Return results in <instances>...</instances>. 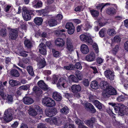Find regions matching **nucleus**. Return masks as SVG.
Segmentation results:
<instances>
[{
    "label": "nucleus",
    "instance_id": "obj_50",
    "mask_svg": "<svg viewBox=\"0 0 128 128\" xmlns=\"http://www.w3.org/2000/svg\"><path fill=\"white\" fill-rule=\"evenodd\" d=\"M74 66L72 64H70L69 66H64V68L67 70H71L74 69Z\"/></svg>",
    "mask_w": 128,
    "mask_h": 128
},
{
    "label": "nucleus",
    "instance_id": "obj_64",
    "mask_svg": "<svg viewBox=\"0 0 128 128\" xmlns=\"http://www.w3.org/2000/svg\"><path fill=\"white\" fill-rule=\"evenodd\" d=\"M124 48L126 50L128 51V40L127 41L124 43Z\"/></svg>",
    "mask_w": 128,
    "mask_h": 128
},
{
    "label": "nucleus",
    "instance_id": "obj_62",
    "mask_svg": "<svg viewBox=\"0 0 128 128\" xmlns=\"http://www.w3.org/2000/svg\"><path fill=\"white\" fill-rule=\"evenodd\" d=\"M63 18L62 16L60 14H58L56 17V19L58 21L61 20Z\"/></svg>",
    "mask_w": 128,
    "mask_h": 128
},
{
    "label": "nucleus",
    "instance_id": "obj_55",
    "mask_svg": "<svg viewBox=\"0 0 128 128\" xmlns=\"http://www.w3.org/2000/svg\"><path fill=\"white\" fill-rule=\"evenodd\" d=\"M92 46L93 48L95 50L96 53V54L98 53L99 51L97 44H96L94 43L93 44Z\"/></svg>",
    "mask_w": 128,
    "mask_h": 128
},
{
    "label": "nucleus",
    "instance_id": "obj_54",
    "mask_svg": "<svg viewBox=\"0 0 128 128\" xmlns=\"http://www.w3.org/2000/svg\"><path fill=\"white\" fill-rule=\"evenodd\" d=\"M119 46L118 45H116L114 48L112 50V53L113 54L115 55L116 52L118 51V50Z\"/></svg>",
    "mask_w": 128,
    "mask_h": 128
},
{
    "label": "nucleus",
    "instance_id": "obj_15",
    "mask_svg": "<svg viewBox=\"0 0 128 128\" xmlns=\"http://www.w3.org/2000/svg\"><path fill=\"white\" fill-rule=\"evenodd\" d=\"M38 86L40 88L44 91H46L48 89V86L42 80H40L37 83Z\"/></svg>",
    "mask_w": 128,
    "mask_h": 128
},
{
    "label": "nucleus",
    "instance_id": "obj_16",
    "mask_svg": "<svg viewBox=\"0 0 128 128\" xmlns=\"http://www.w3.org/2000/svg\"><path fill=\"white\" fill-rule=\"evenodd\" d=\"M66 48L68 52H71L73 50L74 47L71 41L69 39H67L66 42Z\"/></svg>",
    "mask_w": 128,
    "mask_h": 128
},
{
    "label": "nucleus",
    "instance_id": "obj_8",
    "mask_svg": "<svg viewBox=\"0 0 128 128\" xmlns=\"http://www.w3.org/2000/svg\"><path fill=\"white\" fill-rule=\"evenodd\" d=\"M66 28L68 29V32L69 34H72L74 31V26L71 22H68L66 25Z\"/></svg>",
    "mask_w": 128,
    "mask_h": 128
},
{
    "label": "nucleus",
    "instance_id": "obj_60",
    "mask_svg": "<svg viewBox=\"0 0 128 128\" xmlns=\"http://www.w3.org/2000/svg\"><path fill=\"white\" fill-rule=\"evenodd\" d=\"M64 95L65 97L68 99L71 98L72 96V94L67 93H65Z\"/></svg>",
    "mask_w": 128,
    "mask_h": 128
},
{
    "label": "nucleus",
    "instance_id": "obj_9",
    "mask_svg": "<svg viewBox=\"0 0 128 128\" xmlns=\"http://www.w3.org/2000/svg\"><path fill=\"white\" fill-rule=\"evenodd\" d=\"M96 119L94 118H92L89 120H86L84 122L88 126L91 128H93V125L95 123Z\"/></svg>",
    "mask_w": 128,
    "mask_h": 128
},
{
    "label": "nucleus",
    "instance_id": "obj_45",
    "mask_svg": "<svg viewBox=\"0 0 128 128\" xmlns=\"http://www.w3.org/2000/svg\"><path fill=\"white\" fill-rule=\"evenodd\" d=\"M76 75L78 80H81L83 78V76L81 72L78 71L76 72Z\"/></svg>",
    "mask_w": 128,
    "mask_h": 128
},
{
    "label": "nucleus",
    "instance_id": "obj_40",
    "mask_svg": "<svg viewBox=\"0 0 128 128\" xmlns=\"http://www.w3.org/2000/svg\"><path fill=\"white\" fill-rule=\"evenodd\" d=\"M92 25L89 23H87L85 25H84V30L86 31H87L88 29L92 27Z\"/></svg>",
    "mask_w": 128,
    "mask_h": 128
},
{
    "label": "nucleus",
    "instance_id": "obj_7",
    "mask_svg": "<svg viewBox=\"0 0 128 128\" xmlns=\"http://www.w3.org/2000/svg\"><path fill=\"white\" fill-rule=\"evenodd\" d=\"M85 109L91 113L94 114L96 112V110L93 106L91 103L86 102L84 105Z\"/></svg>",
    "mask_w": 128,
    "mask_h": 128
},
{
    "label": "nucleus",
    "instance_id": "obj_28",
    "mask_svg": "<svg viewBox=\"0 0 128 128\" xmlns=\"http://www.w3.org/2000/svg\"><path fill=\"white\" fill-rule=\"evenodd\" d=\"M69 109L66 106L63 107L60 110V112L62 114L66 115L69 112Z\"/></svg>",
    "mask_w": 128,
    "mask_h": 128
},
{
    "label": "nucleus",
    "instance_id": "obj_58",
    "mask_svg": "<svg viewBox=\"0 0 128 128\" xmlns=\"http://www.w3.org/2000/svg\"><path fill=\"white\" fill-rule=\"evenodd\" d=\"M6 30L3 29L0 30V35L2 36H6Z\"/></svg>",
    "mask_w": 128,
    "mask_h": 128
},
{
    "label": "nucleus",
    "instance_id": "obj_42",
    "mask_svg": "<svg viewBox=\"0 0 128 128\" xmlns=\"http://www.w3.org/2000/svg\"><path fill=\"white\" fill-rule=\"evenodd\" d=\"M52 51L54 57L56 58L59 56V55H60V53L59 51L56 50L54 48L52 49Z\"/></svg>",
    "mask_w": 128,
    "mask_h": 128
},
{
    "label": "nucleus",
    "instance_id": "obj_32",
    "mask_svg": "<svg viewBox=\"0 0 128 128\" xmlns=\"http://www.w3.org/2000/svg\"><path fill=\"white\" fill-rule=\"evenodd\" d=\"M65 31V30L63 29L60 30H56L54 32V34L57 36H62L63 34L65 35V34L62 33V32H64Z\"/></svg>",
    "mask_w": 128,
    "mask_h": 128
},
{
    "label": "nucleus",
    "instance_id": "obj_31",
    "mask_svg": "<svg viewBox=\"0 0 128 128\" xmlns=\"http://www.w3.org/2000/svg\"><path fill=\"white\" fill-rule=\"evenodd\" d=\"M90 14L93 17H97L99 14V12L98 10L92 9L90 10Z\"/></svg>",
    "mask_w": 128,
    "mask_h": 128
},
{
    "label": "nucleus",
    "instance_id": "obj_17",
    "mask_svg": "<svg viewBox=\"0 0 128 128\" xmlns=\"http://www.w3.org/2000/svg\"><path fill=\"white\" fill-rule=\"evenodd\" d=\"M32 5L34 8H39L42 6V3L40 0H34L32 2Z\"/></svg>",
    "mask_w": 128,
    "mask_h": 128
},
{
    "label": "nucleus",
    "instance_id": "obj_33",
    "mask_svg": "<svg viewBox=\"0 0 128 128\" xmlns=\"http://www.w3.org/2000/svg\"><path fill=\"white\" fill-rule=\"evenodd\" d=\"M57 22L54 19L49 20L48 22V24L50 26H53L57 25Z\"/></svg>",
    "mask_w": 128,
    "mask_h": 128
},
{
    "label": "nucleus",
    "instance_id": "obj_43",
    "mask_svg": "<svg viewBox=\"0 0 128 128\" xmlns=\"http://www.w3.org/2000/svg\"><path fill=\"white\" fill-rule=\"evenodd\" d=\"M84 8L82 5L78 6L74 9V10L76 12H80L82 11Z\"/></svg>",
    "mask_w": 128,
    "mask_h": 128
},
{
    "label": "nucleus",
    "instance_id": "obj_38",
    "mask_svg": "<svg viewBox=\"0 0 128 128\" xmlns=\"http://www.w3.org/2000/svg\"><path fill=\"white\" fill-rule=\"evenodd\" d=\"M108 34L110 36H113L116 34L115 30L113 29H108L107 31Z\"/></svg>",
    "mask_w": 128,
    "mask_h": 128
},
{
    "label": "nucleus",
    "instance_id": "obj_23",
    "mask_svg": "<svg viewBox=\"0 0 128 128\" xmlns=\"http://www.w3.org/2000/svg\"><path fill=\"white\" fill-rule=\"evenodd\" d=\"M32 90L35 92L36 95L38 96H40L42 93V90L37 86H34Z\"/></svg>",
    "mask_w": 128,
    "mask_h": 128
},
{
    "label": "nucleus",
    "instance_id": "obj_39",
    "mask_svg": "<svg viewBox=\"0 0 128 128\" xmlns=\"http://www.w3.org/2000/svg\"><path fill=\"white\" fill-rule=\"evenodd\" d=\"M9 84L12 86L14 87V86L18 85V83L17 81L12 79L9 80Z\"/></svg>",
    "mask_w": 128,
    "mask_h": 128
},
{
    "label": "nucleus",
    "instance_id": "obj_59",
    "mask_svg": "<svg viewBox=\"0 0 128 128\" xmlns=\"http://www.w3.org/2000/svg\"><path fill=\"white\" fill-rule=\"evenodd\" d=\"M99 34L100 37L102 38L104 37V28H103L99 31Z\"/></svg>",
    "mask_w": 128,
    "mask_h": 128
},
{
    "label": "nucleus",
    "instance_id": "obj_24",
    "mask_svg": "<svg viewBox=\"0 0 128 128\" xmlns=\"http://www.w3.org/2000/svg\"><path fill=\"white\" fill-rule=\"evenodd\" d=\"M106 12L110 16H113L116 14V10L113 8H109L107 9Z\"/></svg>",
    "mask_w": 128,
    "mask_h": 128
},
{
    "label": "nucleus",
    "instance_id": "obj_1",
    "mask_svg": "<svg viewBox=\"0 0 128 128\" xmlns=\"http://www.w3.org/2000/svg\"><path fill=\"white\" fill-rule=\"evenodd\" d=\"M104 97L109 98L110 95H115L117 94V92L115 89L112 86L110 85L108 83L106 82H104Z\"/></svg>",
    "mask_w": 128,
    "mask_h": 128
},
{
    "label": "nucleus",
    "instance_id": "obj_61",
    "mask_svg": "<svg viewBox=\"0 0 128 128\" xmlns=\"http://www.w3.org/2000/svg\"><path fill=\"white\" fill-rule=\"evenodd\" d=\"M76 123V124L78 125L84 124L83 122L79 119L77 118L75 120Z\"/></svg>",
    "mask_w": 128,
    "mask_h": 128
},
{
    "label": "nucleus",
    "instance_id": "obj_14",
    "mask_svg": "<svg viewBox=\"0 0 128 128\" xmlns=\"http://www.w3.org/2000/svg\"><path fill=\"white\" fill-rule=\"evenodd\" d=\"M55 43L56 46L60 47H62L65 44V42L62 39L58 38L56 40Z\"/></svg>",
    "mask_w": 128,
    "mask_h": 128
},
{
    "label": "nucleus",
    "instance_id": "obj_4",
    "mask_svg": "<svg viewBox=\"0 0 128 128\" xmlns=\"http://www.w3.org/2000/svg\"><path fill=\"white\" fill-rule=\"evenodd\" d=\"M12 112L10 110H5L4 112V119L5 121L6 122L11 121L12 119Z\"/></svg>",
    "mask_w": 128,
    "mask_h": 128
},
{
    "label": "nucleus",
    "instance_id": "obj_49",
    "mask_svg": "<svg viewBox=\"0 0 128 128\" xmlns=\"http://www.w3.org/2000/svg\"><path fill=\"white\" fill-rule=\"evenodd\" d=\"M82 68L81 65L80 63L78 62H77L76 63L74 66V68H75L77 69L80 70H81Z\"/></svg>",
    "mask_w": 128,
    "mask_h": 128
},
{
    "label": "nucleus",
    "instance_id": "obj_3",
    "mask_svg": "<svg viewBox=\"0 0 128 128\" xmlns=\"http://www.w3.org/2000/svg\"><path fill=\"white\" fill-rule=\"evenodd\" d=\"M43 104L48 107H52L55 105L56 103L54 101L52 98L45 97L42 100Z\"/></svg>",
    "mask_w": 128,
    "mask_h": 128
},
{
    "label": "nucleus",
    "instance_id": "obj_29",
    "mask_svg": "<svg viewBox=\"0 0 128 128\" xmlns=\"http://www.w3.org/2000/svg\"><path fill=\"white\" fill-rule=\"evenodd\" d=\"M46 65V61L44 59L41 58L38 63L39 68L40 69L44 68Z\"/></svg>",
    "mask_w": 128,
    "mask_h": 128
},
{
    "label": "nucleus",
    "instance_id": "obj_11",
    "mask_svg": "<svg viewBox=\"0 0 128 128\" xmlns=\"http://www.w3.org/2000/svg\"><path fill=\"white\" fill-rule=\"evenodd\" d=\"M18 36V32L17 30H14L10 32L9 37V38L11 40H15L17 38Z\"/></svg>",
    "mask_w": 128,
    "mask_h": 128
},
{
    "label": "nucleus",
    "instance_id": "obj_26",
    "mask_svg": "<svg viewBox=\"0 0 128 128\" xmlns=\"http://www.w3.org/2000/svg\"><path fill=\"white\" fill-rule=\"evenodd\" d=\"M0 96L4 100H5L6 98L7 95L4 93V87L3 85H0Z\"/></svg>",
    "mask_w": 128,
    "mask_h": 128
},
{
    "label": "nucleus",
    "instance_id": "obj_27",
    "mask_svg": "<svg viewBox=\"0 0 128 128\" xmlns=\"http://www.w3.org/2000/svg\"><path fill=\"white\" fill-rule=\"evenodd\" d=\"M10 74L12 77H18L20 76L18 71L15 69L12 70L10 71Z\"/></svg>",
    "mask_w": 128,
    "mask_h": 128
},
{
    "label": "nucleus",
    "instance_id": "obj_48",
    "mask_svg": "<svg viewBox=\"0 0 128 128\" xmlns=\"http://www.w3.org/2000/svg\"><path fill=\"white\" fill-rule=\"evenodd\" d=\"M52 80V82L53 84H55L57 82L58 80V76L54 74L53 75Z\"/></svg>",
    "mask_w": 128,
    "mask_h": 128
},
{
    "label": "nucleus",
    "instance_id": "obj_51",
    "mask_svg": "<svg viewBox=\"0 0 128 128\" xmlns=\"http://www.w3.org/2000/svg\"><path fill=\"white\" fill-rule=\"evenodd\" d=\"M64 128H76V127L74 124L69 123L68 124H65L64 126Z\"/></svg>",
    "mask_w": 128,
    "mask_h": 128
},
{
    "label": "nucleus",
    "instance_id": "obj_13",
    "mask_svg": "<svg viewBox=\"0 0 128 128\" xmlns=\"http://www.w3.org/2000/svg\"><path fill=\"white\" fill-rule=\"evenodd\" d=\"M38 47L40 53L42 54H45L46 52V45L44 43H41L39 44Z\"/></svg>",
    "mask_w": 128,
    "mask_h": 128
},
{
    "label": "nucleus",
    "instance_id": "obj_6",
    "mask_svg": "<svg viewBox=\"0 0 128 128\" xmlns=\"http://www.w3.org/2000/svg\"><path fill=\"white\" fill-rule=\"evenodd\" d=\"M80 39L82 41H84L92 44L93 42V40L91 37L82 34L80 36Z\"/></svg>",
    "mask_w": 128,
    "mask_h": 128
},
{
    "label": "nucleus",
    "instance_id": "obj_44",
    "mask_svg": "<svg viewBox=\"0 0 128 128\" xmlns=\"http://www.w3.org/2000/svg\"><path fill=\"white\" fill-rule=\"evenodd\" d=\"M13 98L12 96L10 95L7 94L6 98L5 100H6L9 103H11L13 102Z\"/></svg>",
    "mask_w": 128,
    "mask_h": 128
},
{
    "label": "nucleus",
    "instance_id": "obj_20",
    "mask_svg": "<svg viewBox=\"0 0 128 128\" xmlns=\"http://www.w3.org/2000/svg\"><path fill=\"white\" fill-rule=\"evenodd\" d=\"M52 97L55 100L57 101H60L62 99L61 94L57 92H54L53 93Z\"/></svg>",
    "mask_w": 128,
    "mask_h": 128
},
{
    "label": "nucleus",
    "instance_id": "obj_30",
    "mask_svg": "<svg viewBox=\"0 0 128 128\" xmlns=\"http://www.w3.org/2000/svg\"><path fill=\"white\" fill-rule=\"evenodd\" d=\"M98 84L97 81L94 80L92 81L90 84L91 87L93 89H97L98 88Z\"/></svg>",
    "mask_w": 128,
    "mask_h": 128
},
{
    "label": "nucleus",
    "instance_id": "obj_18",
    "mask_svg": "<svg viewBox=\"0 0 128 128\" xmlns=\"http://www.w3.org/2000/svg\"><path fill=\"white\" fill-rule=\"evenodd\" d=\"M80 50L82 54H86L89 52V49L87 45L83 44L80 46Z\"/></svg>",
    "mask_w": 128,
    "mask_h": 128
},
{
    "label": "nucleus",
    "instance_id": "obj_21",
    "mask_svg": "<svg viewBox=\"0 0 128 128\" xmlns=\"http://www.w3.org/2000/svg\"><path fill=\"white\" fill-rule=\"evenodd\" d=\"M24 103L26 104H30L34 102L33 100L31 98L26 96L23 98Z\"/></svg>",
    "mask_w": 128,
    "mask_h": 128
},
{
    "label": "nucleus",
    "instance_id": "obj_22",
    "mask_svg": "<svg viewBox=\"0 0 128 128\" xmlns=\"http://www.w3.org/2000/svg\"><path fill=\"white\" fill-rule=\"evenodd\" d=\"M119 106L120 107V114H126L127 111H128V108L127 107L123 105V104H119Z\"/></svg>",
    "mask_w": 128,
    "mask_h": 128
},
{
    "label": "nucleus",
    "instance_id": "obj_53",
    "mask_svg": "<svg viewBox=\"0 0 128 128\" xmlns=\"http://www.w3.org/2000/svg\"><path fill=\"white\" fill-rule=\"evenodd\" d=\"M84 25L81 24L77 26V32H80L81 30H84Z\"/></svg>",
    "mask_w": 128,
    "mask_h": 128
},
{
    "label": "nucleus",
    "instance_id": "obj_10",
    "mask_svg": "<svg viewBox=\"0 0 128 128\" xmlns=\"http://www.w3.org/2000/svg\"><path fill=\"white\" fill-rule=\"evenodd\" d=\"M104 75L106 77L111 80H114V73L109 70L104 72Z\"/></svg>",
    "mask_w": 128,
    "mask_h": 128
},
{
    "label": "nucleus",
    "instance_id": "obj_35",
    "mask_svg": "<svg viewBox=\"0 0 128 128\" xmlns=\"http://www.w3.org/2000/svg\"><path fill=\"white\" fill-rule=\"evenodd\" d=\"M94 105L99 110L101 109L102 108V104L98 100H95L94 102Z\"/></svg>",
    "mask_w": 128,
    "mask_h": 128
},
{
    "label": "nucleus",
    "instance_id": "obj_37",
    "mask_svg": "<svg viewBox=\"0 0 128 128\" xmlns=\"http://www.w3.org/2000/svg\"><path fill=\"white\" fill-rule=\"evenodd\" d=\"M24 43L25 46L28 48H30L32 46V43L29 40H26L24 42Z\"/></svg>",
    "mask_w": 128,
    "mask_h": 128
},
{
    "label": "nucleus",
    "instance_id": "obj_19",
    "mask_svg": "<svg viewBox=\"0 0 128 128\" xmlns=\"http://www.w3.org/2000/svg\"><path fill=\"white\" fill-rule=\"evenodd\" d=\"M95 56L93 52H91L89 54L87 55L86 58V60L88 62H92L95 59Z\"/></svg>",
    "mask_w": 128,
    "mask_h": 128
},
{
    "label": "nucleus",
    "instance_id": "obj_41",
    "mask_svg": "<svg viewBox=\"0 0 128 128\" xmlns=\"http://www.w3.org/2000/svg\"><path fill=\"white\" fill-rule=\"evenodd\" d=\"M119 104H117L115 107H113L116 112L117 113L119 114L121 113L120 112V107L119 106Z\"/></svg>",
    "mask_w": 128,
    "mask_h": 128
},
{
    "label": "nucleus",
    "instance_id": "obj_36",
    "mask_svg": "<svg viewBox=\"0 0 128 128\" xmlns=\"http://www.w3.org/2000/svg\"><path fill=\"white\" fill-rule=\"evenodd\" d=\"M29 114L32 116H36L37 114L36 112L32 108H30L28 112Z\"/></svg>",
    "mask_w": 128,
    "mask_h": 128
},
{
    "label": "nucleus",
    "instance_id": "obj_5",
    "mask_svg": "<svg viewBox=\"0 0 128 128\" xmlns=\"http://www.w3.org/2000/svg\"><path fill=\"white\" fill-rule=\"evenodd\" d=\"M57 112V110L55 108L46 109L45 112L46 115L49 117H52L55 116Z\"/></svg>",
    "mask_w": 128,
    "mask_h": 128
},
{
    "label": "nucleus",
    "instance_id": "obj_34",
    "mask_svg": "<svg viewBox=\"0 0 128 128\" xmlns=\"http://www.w3.org/2000/svg\"><path fill=\"white\" fill-rule=\"evenodd\" d=\"M27 70L28 73L31 76H33L34 74L33 69L32 67L30 66H28L27 67Z\"/></svg>",
    "mask_w": 128,
    "mask_h": 128
},
{
    "label": "nucleus",
    "instance_id": "obj_46",
    "mask_svg": "<svg viewBox=\"0 0 128 128\" xmlns=\"http://www.w3.org/2000/svg\"><path fill=\"white\" fill-rule=\"evenodd\" d=\"M82 83L85 86H88L89 84L88 80V79H84L82 82Z\"/></svg>",
    "mask_w": 128,
    "mask_h": 128
},
{
    "label": "nucleus",
    "instance_id": "obj_52",
    "mask_svg": "<svg viewBox=\"0 0 128 128\" xmlns=\"http://www.w3.org/2000/svg\"><path fill=\"white\" fill-rule=\"evenodd\" d=\"M70 78L73 82H78L79 81L78 78L74 75H71L70 76Z\"/></svg>",
    "mask_w": 128,
    "mask_h": 128
},
{
    "label": "nucleus",
    "instance_id": "obj_47",
    "mask_svg": "<svg viewBox=\"0 0 128 128\" xmlns=\"http://www.w3.org/2000/svg\"><path fill=\"white\" fill-rule=\"evenodd\" d=\"M104 7V4L103 3L98 4L96 6V9L98 10H100V11L101 12H102V10Z\"/></svg>",
    "mask_w": 128,
    "mask_h": 128
},
{
    "label": "nucleus",
    "instance_id": "obj_25",
    "mask_svg": "<svg viewBox=\"0 0 128 128\" xmlns=\"http://www.w3.org/2000/svg\"><path fill=\"white\" fill-rule=\"evenodd\" d=\"M34 22L35 24L38 26L41 25L42 24L43 20L41 17H36L34 20Z\"/></svg>",
    "mask_w": 128,
    "mask_h": 128
},
{
    "label": "nucleus",
    "instance_id": "obj_2",
    "mask_svg": "<svg viewBox=\"0 0 128 128\" xmlns=\"http://www.w3.org/2000/svg\"><path fill=\"white\" fill-rule=\"evenodd\" d=\"M34 11L23 9L22 14L24 19L26 21H28L34 15Z\"/></svg>",
    "mask_w": 128,
    "mask_h": 128
},
{
    "label": "nucleus",
    "instance_id": "obj_57",
    "mask_svg": "<svg viewBox=\"0 0 128 128\" xmlns=\"http://www.w3.org/2000/svg\"><path fill=\"white\" fill-rule=\"evenodd\" d=\"M125 97L124 96L121 95L118 97L117 98V100L119 102L123 101L125 100Z\"/></svg>",
    "mask_w": 128,
    "mask_h": 128
},
{
    "label": "nucleus",
    "instance_id": "obj_63",
    "mask_svg": "<svg viewBox=\"0 0 128 128\" xmlns=\"http://www.w3.org/2000/svg\"><path fill=\"white\" fill-rule=\"evenodd\" d=\"M114 40L116 42H119L120 40V37L118 36H116L114 38Z\"/></svg>",
    "mask_w": 128,
    "mask_h": 128
},
{
    "label": "nucleus",
    "instance_id": "obj_12",
    "mask_svg": "<svg viewBox=\"0 0 128 128\" xmlns=\"http://www.w3.org/2000/svg\"><path fill=\"white\" fill-rule=\"evenodd\" d=\"M81 88V87L79 84H74L71 86L72 92L74 94L80 92Z\"/></svg>",
    "mask_w": 128,
    "mask_h": 128
},
{
    "label": "nucleus",
    "instance_id": "obj_56",
    "mask_svg": "<svg viewBox=\"0 0 128 128\" xmlns=\"http://www.w3.org/2000/svg\"><path fill=\"white\" fill-rule=\"evenodd\" d=\"M100 86L101 87V88L103 89L102 94L103 96H104V81H102L100 82Z\"/></svg>",
    "mask_w": 128,
    "mask_h": 128
}]
</instances>
